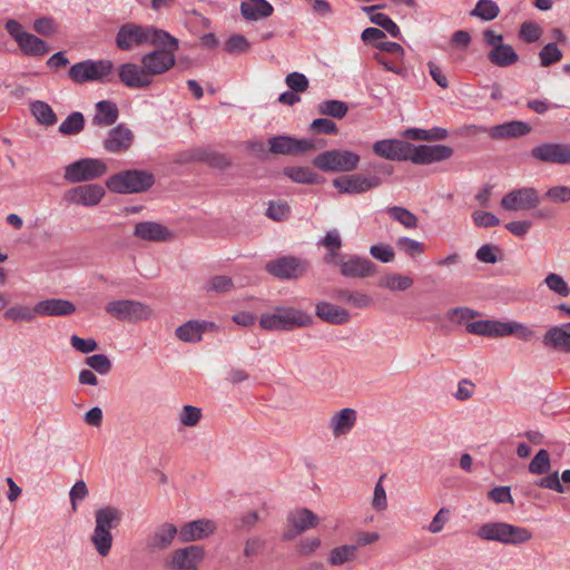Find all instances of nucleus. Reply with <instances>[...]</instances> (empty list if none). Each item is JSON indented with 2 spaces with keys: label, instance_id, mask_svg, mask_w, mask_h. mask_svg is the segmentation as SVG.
Listing matches in <instances>:
<instances>
[{
  "label": "nucleus",
  "instance_id": "1",
  "mask_svg": "<svg viewBox=\"0 0 570 570\" xmlns=\"http://www.w3.org/2000/svg\"><path fill=\"white\" fill-rule=\"evenodd\" d=\"M169 39H161L163 43H153L155 50L141 56L140 63L150 80L169 71L176 65V51L179 49V40L167 32Z\"/></svg>",
  "mask_w": 570,
  "mask_h": 570
},
{
  "label": "nucleus",
  "instance_id": "2",
  "mask_svg": "<svg viewBox=\"0 0 570 570\" xmlns=\"http://www.w3.org/2000/svg\"><path fill=\"white\" fill-rule=\"evenodd\" d=\"M161 39H169L167 31L154 26L137 24L134 22L124 23L117 31L116 45L122 51H130L135 47L163 43Z\"/></svg>",
  "mask_w": 570,
  "mask_h": 570
},
{
  "label": "nucleus",
  "instance_id": "3",
  "mask_svg": "<svg viewBox=\"0 0 570 570\" xmlns=\"http://www.w3.org/2000/svg\"><path fill=\"white\" fill-rule=\"evenodd\" d=\"M313 318L309 314L285 306H275L273 313L261 315L259 325L266 331H292L297 327L312 325Z\"/></svg>",
  "mask_w": 570,
  "mask_h": 570
},
{
  "label": "nucleus",
  "instance_id": "4",
  "mask_svg": "<svg viewBox=\"0 0 570 570\" xmlns=\"http://www.w3.org/2000/svg\"><path fill=\"white\" fill-rule=\"evenodd\" d=\"M114 71L111 60L87 59L72 65L68 71V77L75 83H85L90 81L109 82Z\"/></svg>",
  "mask_w": 570,
  "mask_h": 570
},
{
  "label": "nucleus",
  "instance_id": "5",
  "mask_svg": "<svg viewBox=\"0 0 570 570\" xmlns=\"http://www.w3.org/2000/svg\"><path fill=\"white\" fill-rule=\"evenodd\" d=\"M153 184V174L137 169L112 175L106 183L109 190L119 194L141 193L150 188Z\"/></svg>",
  "mask_w": 570,
  "mask_h": 570
},
{
  "label": "nucleus",
  "instance_id": "6",
  "mask_svg": "<svg viewBox=\"0 0 570 570\" xmlns=\"http://www.w3.org/2000/svg\"><path fill=\"white\" fill-rule=\"evenodd\" d=\"M361 157L347 149H331L318 154L313 164L323 171H353L358 167Z\"/></svg>",
  "mask_w": 570,
  "mask_h": 570
},
{
  "label": "nucleus",
  "instance_id": "7",
  "mask_svg": "<svg viewBox=\"0 0 570 570\" xmlns=\"http://www.w3.org/2000/svg\"><path fill=\"white\" fill-rule=\"evenodd\" d=\"M105 309L116 320L129 323L147 321L153 315V308L149 305L134 299L111 301Z\"/></svg>",
  "mask_w": 570,
  "mask_h": 570
},
{
  "label": "nucleus",
  "instance_id": "8",
  "mask_svg": "<svg viewBox=\"0 0 570 570\" xmlns=\"http://www.w3.org/2000/svg\"><path fill=\"white\" fill-rule=\"evenodd\" d=\"M107 165L98 158H81L65 167L63 178L69 184L89 181L104 176Z\"/></svg>",
  "mask_w": 570,
  "mask_h": 570
},
{
  "label": "nucleus",
  "instance_id": "9",
  "mask_svg": "<svg viewBox=\"0 0 570 570\" xmlns=\"http://www.w3.org/2000/svg\"><path fill=\"white\" fill-rule=\"evenodd\" d=\"M483 40L491 48L488 59L492 65L505 68L518 62L519 55L512 46L503 43L501 33L487 29L483 31Z\"/></svg>",
  "mask_w": 570,
  "mask_h": 570
},
{
  "label": "nucleus",
  "instance_id": "10",
  "mask_svg": "<svg viewBox=\"0 0 570 570\" xmlns=\"http://www.w3.org/2000/svg\"><path fill=\"white\" fill-rule=\"evenodd\" d=\"M308 268L309 263L296 256H281L265 265V271L278 279H297L305 275Z\"/></svg>",
  "mask_w": 570,
  "mask_h": 570
},
{
  "label": "nucleus",
  "instance_id": "11",
  "mask_svg": "<svg viewBox=\"0 0 570 570\" xmlns=\"http://www.w3.org/2000/svg\"><path fill=\"white\" fill-rule=\"evenodd\" d=\"M382 185V179L377 175L364 176L353 174L337 177L333 180V186L341 194H364Z\"/></svg>",
  "mask_w": 570,
  "mask_h": 570
},
{
  "label": "nucleus",
  "instance_id": "12",
  "mask_svg": "<svg viewBox=\"0 0 570 570\" xmlns=\"http://www.w3.org/2000/svg\"><path fill=\"white\" fill-rule=\"evenodd\" d=\"M539 204L540 196L533 187L513 189L501 199V207L509 212L534 209Z\"/></svg>",
  "mask_w": 570,
  "mask_h": 570
},
{
  "label": "nucleus",
  "instance_id": "13",
  "mask_svg": "<svg viewBox=\"0 0 570 570\" xmlns=\"http://www.w3.org/2000/svg\"><path fill=\"white\" fill-rule=\"evenodd\" d=\"M286 521L288 529L284 532L283 539L291 541L301 533L314 529L318 524L320 519L312 510L298 508L288 513Z\"/></svg>",
  "mask_w": 570,
  "mask_h": 570
},
{
  "label": "nucleus",
  "instance_id": "14",
  "mask_svg": "<svg viewBox=\"0 0 570 570\" xmlns=\"http://www.w3.org/2000/svg\"><path fill=\"white\" fill-rule=\"evenodd\" d=\"M453 149L445 145H420L411 144L409 160L415 165H430L450 159Z\"/></svg>",
  "mask_w": 570,
  "mask_h": 570
},
{
  "label": "nucleus",
  "instance_id": "15",
  "mask_svg": "<svg viewBox=\"0 0 570 570\" xmlns=\"http://www.w3.org/2000/svg\"><path fill=\"white\" fill-rule=\"evenodd\" d=\"M338 268L341 275L347 278H366L377 273V266L371 259L355 254L342 257Z\"/></svg>",
  "mask_w": 570,
  "mask_h": 570
},
{
  "label": "nucleus",
  "instance_id": "16",
  "mask_svg": "<svg viewBox=\"0 0 570 570\" xmlns=\"http://www.w3.org/2000/svg\"><path fill=\"white\" fill-rule=\"evenodd\" d=\"M268 145L269 151L275 155H302L316 148L311 139H297L286 135L271 137Z\"/></svg>",
  "mask_w": 570,
  "mask_h": 570
},
{
  "label": "nucleus",
  "instance_id": "17",
  "mask_svg": "<svg viewBox=\"0 0 570 570\" xmlns=\"http://www.w3.org/2000/svg\"><path fill=\"white\" fill-rule=\"evenodd\" d=\"M204 556L205 551L200 546H188L175 550L170 554L167 564L174 570H197Z\"/></svg>",
  "mask_w": 570,
  "mask_h": 570
},
{
  "label": "nucleus",
  "instance_id": "18",
  "mask_svg": "<svg viewBox=\"0 0 570 570\" xmlns=\"http://www.w3.org/2000/svg\"><path fill=\"white\" fill-rule=\"evenodd\" d=\"M531 156L542 163L570 164V145L544 142L532 148Z\"/></svg>",
  "mask_w": 570,
  "mask_h": 570
},
{
  "label": "nucleus",
  "instance_id": "19",
  "mask_svg": "<svg viewBox=\"0 0 570 570\" xmlns=\"http://www.w3.org/2000/svg\"><path fill=\"white\" fill-rule=\"evenodd\" d=\"M105 196V189L97 184L81 185L66 191L63 198L66 202L87 207L96 206Z\"/></svg>",
  "mask_w": 570,
  "mask_h": 570
},
{
  "label": "nucleus",
  "instance_id": "20",
  "mask_svg": "<svg viewBox=\"0 0 570 570\" xmlns=\"http://www.w3.org/2000/svg\"><path fill=\"white\" fill-rule=\"evenodd\" d=\"M118 77L126 87L131 89H146L153 83L142 63L126 62L120 65Z\"/></svg>",
  "mask_w": 570,
  "mask_h": 570
},
{
  "label": "nucleus",
  "instance_id": "21",
  "mask_svg": "<svg viewBox=\"0 0 570 570\" xmlns=\"http://www.w3.org/2000/svg\"><path fill=\"white\" fill-rule=\"evenodd\" d=\"M375 155L387 160L404 161L410 158L411 142L399 139H383L373 144Z\"/></svg>",
  "mask_w": 570,
  "mask_h": 570
},
{
  "label": "nucleus",
  "instance_id": "22",
  "mask_svg": "<svg viewBox=\"0 0 570 570\" xmlns=\"http://www.w3.org/2000/svg\"><path fill=\"white\" fill-rule=\"evenodd\" d=\"M478 130L489 134L493 139H511L528 135L531 131V126L521 120H512L491 128L480 126Z\"/></svg>",
  "mask_w": 570,
  "mask_h": 570
},
{
  "label": "nucleus",
  "instance_id": "23",
  "mask_svg": "<svg viewBox=\"0 0 570 570\" xmlns=\"http://www.w3.org/2000/svg\"><path fill=\"white\" fill-rule=\"evenodd\" d=\"M177 535L179 537L177 527L170 522H164L148 534L146 547L151 551L167 550Z\"/></svg>",
  "mask_w": 570,
  "mask_h": 570
},
{
  "label": "nucleus",
  "instance_id": "24",
  "mask_svg": "<svg viewBox=\"0 0 570 570\" xmlns=\"http://www.w3.org/2000/svg\"><path fill=\"white\" fill-rule=\"evenodd\" d=\"M132 142V131L124 124H120L108 132V136L102 141V145L107 151L117 154L128 150Z\"/></svg>",
  "mask_w": 570,
  "mask_h": 570
},
{
  "label": "nucleus",
  "instance_id": "25",
  "mask_svg": "<svg viewBox=\"0 0 570 570\" xmlns=\"http://www.w3.org/2000/svg\"><path fill=\"white\" fill-rule=\"evenodd\" d=\"M134 236L146 242H168L174 238L173 232L157 222L137 223Z\"/></svg>",
  "mask_w": 570,
  "mask_h": 570
},
{
  "label": "nucleus",
  "instance_id": "26",
  "mask_svg": "<svg viewBox=\"0 0 570 570\" xmlns=\"http://www.w3.org/2000/svg\"><path fill=\"white\" fill-rule=\"evenodd\" d=\"M215 531V523L207 519H198L185 523L179 530L181 542L198 541L207 538Z\"/></svg>",
  "mask_w": 570,
  "mask_h": 570
},
{
  "label": "nucleus",
  "instance_id": "27",
  "mask_svg": "<svg viewBox=\"0 0 570 570\" xmlns=\"http://www.w3.org/2000/svg\"><path fill=\"white\" fill-rule=\"evenodd\" d=\"M356 411L351 407H344L331 416L328 428L335 438H340L352 431L356 424Z\"/></svg>",
  "mask_w": 570,
  "mask_h": 570
},
{
  "label": "nucleus",
  "instance_id": "28",
  "mask_svg": "<svg viewBox=\"0 0 570 570\" xmlns=\"http://www.w3.org/2000/svg\"><path fill=\"white\" fill-rule=\"evenodd\" d=\"M39 316H67L76 312V305L62 298H47L36 304Z\"/></svg>",
  "mask_w": 570,
  "mask_h": 570
},
{
  "label": "nucleus",
  "instance_id": "29",
  "mask_svg": "<svg viewBox=\"0 0 570 570\" xmlns=\"http://www.w3.org/2000/svg\"><path fill=\"white\" fill-rule=\"evenodd\" d=\"M542 343L546 347L557 351L570 352V330L562 326H553L543 335Z\"/></svg>",
  "mask_w": 570,
  "mask_h": 570
},
{
  "label": "nucleus",
  "instance_id": "30",
  "mask_svg": "<svg viewBox=\"0 0 570 570\" xmlns=\"http://www.w3.org/2000/svg\"><path fill=\"white\" fill-rule=\"evenodd\" d=\"M274 8L267 0H244L240 3V13L247 21H257L273 14Z\"/></svg>",
  "mask_w": 570,
  "mask_h": 570
},
{
  "label": "nucleus",
  "instance_id": "31",
  "mask_svg": "<svg viewBox=\"0 0 570 570\" xmlns=\"http://www.w3.org/2000/svg\"><path fill=\"white\" fill-rule=\"evenodd\" d=\"M122 519L121 511L111 505L98 509L95 512V529L110 531L119 525Z\"/></svg>",
  "mask_w": 570,
  "mask_h": 570
},
{
  "label": "nucleus",
  "instance_id": "32",
  "mask_svg": "<svg viewBox=\"0 0 570 570\" xmlns=\"http://www.w3.org/2000/svg\"><path fill=\"white\" fill-rule=\"evenodd\" d=\"M315 313L321 320L335 325L345 324L350 320V313L345 308L327 302L317 303Z\"/></svg>",
  "mask_w": 570,
  "mask_h": 570
},
{
  "label": "nucleus",
  "instance_id": "33",
  "mask_svg": "<svg viewBox=\"0 0 570 570\" xmlns=\"http://www.w3.org/2000/svg\"><path fill=\"white\" fill-rule=\"evenodd\" d=\"M119 116L117 105L111 100H101L96 104V112L92 117V125L108 127L114 125Z\"/></svg>",
  "mask_w": 570,
  "mask_h": 570
},
{
  "label": "nucleus",
  "instance_id": "34",
  "mask_svg": "<svg viewBox=\"0 0 570 570\" xmlns=\"http://www.w3.org/2000/svg\"><path fill=\"white\" fill-rule=\"evenodd\" d=\"M466 331L474 335L503 337L504 322L492 320L471 322L466 324Z\"/></svg>",
  "mask_w": 570,
  "mask_h": 570
},
{
  "label": "nucleus",
  "instance_id": "35",
  "mask_svg": "<svg viewBox=\"0 0 570 570\" xmlns=\"http://www.w3.org/2000/svg\"><path fill=\"white\" fill-rule=\"evenodd\" d=\"M17 45L22 53L29 57H40L50 51V47L45 40L29 32Z\"/></svg>",
  "mask_w": 570,
  "mask_h": 570
},
{
  "label": "nucleus",
  "instance_id": "36",
  "mask_svg": "<svg viewBox=\"0 0 570 570\" xmlns=\"http://www.w3.org/2000/svg\"><path fill=\"white\" fill-rule=\"evenodd\" d=\"M206 322L188 321L176 328V336L187 343H197L203 338Z\"/></svg>",
  "mask_w": 570,
  "mask_h": 570
},
{
  "label": "nucleus",
  "instance_id": "37",
  "mask_svg": "<svg viewBox=\"0 0 570 570\" xmlns=\"http://www.w3.org/2000/svg\"><path fill=\"white\" fill-rule=\"evenodd\" d=\"M383 8V6H367L362 7V10L370 14V21L386 32H389L392 37L397 38L400 37V28L399 26L385 13H373L374 10Z\"/></svg>",
  "mask_w": 570,
  "mask_h": 570
},
{
  "label": "nucleus",
  "instance_id": "38",
  "mask_svg": "<svg viewBox=\"0 0 570 570\" xmlns=\"http://www.w3.org/2000/svg\"><path fill=\"white\" fill-rule=\"evenodd\" d=\"M284 175L292 181L297 184L316 185L322 181V177L314 173L308 167L292 166L285 167L283 170Z\"/></svg>",
  "mask_w": 570,
  "mask_h": 570
},
{
  "label": "nucleus",
  "instance_id": "39",
  "mask_svg": "<svg viewBox=\"0 0 570 570\" xmlns=\"http://www.w3.org/2000/svg\"><path fill=\"white\" fill-rule=\"evenodd\" d=\"M505 523L503 521H493L483 523L476 532V535L484 541H494L504 544Z\"/></svg>",
  "mask_w": 570,
  "mask_h": 570
},
{
  "label": "nucleus",
  "instance_id": "40",
  "mask_svg": "<svg viewBox=\"0 0 570 570\" xmlns=\"http://www.w3.org/2000/svg\"><path fill=\"white\" fill-rule=\"evenodd\" d=\"M504 544L507 546H521L529 542L533 534L531 530L525 527L505 523Z\"/></svg>",
  "mask_w": 570,
  "mask_h": 570
},
{
  "label": "nucleus",
  "instance_id": "41",
  "mask_svg": "<svg viewBox=\"0 0 570 570\" xmlns=\"http://www.w3.org/2000/svg\"><path fill=\"white\" fill-rule=\"evenodd\" d=\"M30 111L41 125L53 126L57 122V116L53 109L45 101L36 100L31 102Z\"/></svg>",
  "mask_w": 570,
  "mask_h": 570
},
{
  "label": "nucleus",
  "instance_id": "42",
  "mask_svg": "<svg viewBox=\"0 0 570 570\" xmlns=\"http://www.w3.org/2000/svg\"><path fill=\"white\" fill-rule=\"evenodd\" d=\"M36 316H38L36 305L33 307L28 305H13L7 308L3 313V317L13 323L32 322Z\"/></svg>",
  "mask_w": 570,
  "mask_h": 570
},
{
  "label": "nucleus",
  "instance_id": "43",
  "mask_svg": "<svg viewBox=\"0 0 570 570\" xmlns=\"http://www.w3.org/2000/svg\"><path fill=\"white\" fill-rule=\"evenodd\" d=\"M112 541L114 537L110 531H100L94 529V532L90 535V542L94 546L96 552L104 558L110 553Z\"/></svg>",
  "mask_w": 570,
  "mask_h": 570
},
{
  "label": "nucleus",
  "instance_id": "44",
  "mask_svg": "<svg viewBox=\"0 0 570 570\" xmlns=\"http://www.w3.org/2000/svg\"><path fill=\"white\" fill-rule=\"evenodd\" d=\"M85 128V117L79 111H73L60 124L58 130L65 136H75Z\"/></svg>",
  "mask_w": 570,
  "mask_h": 570
},
{
  "label": "nucleus",
  "instance_id": "45",
  "mask_svg": "<svg viewBox=\"0 0 570 570\" xmlns=\"http://www.w3.org/2000/svg\"><path fill=\"white\" fill-rule=\"evenodd\" d=\"M413 284V279L410 276L390 273L384 275L380 282L379 286L387 288L390 291H406Z\"/></svg>",
  "mask_w": 570,
  "mask_h": 570
},
{
  "label": "nucleus",
  "instance_id": "46",
  "mask_svg": "<svg viewBox=\"0 0 570 570\" xmlns=\"http://www.w3.org/2000/svg\"><path fill=\"white\" fill-rule=\"evenodd\" d=\"M335 297L338 301L351 304L352 306L357 308H366L372 304V298L362 292L338 289L336 291Z\"/></svg>",
  "mask_w": 570,
  "mask_h": 570
},
{
  "label": "nucleus",
  "instance_id": "47",
  "mask_svg": "<svg viewBox=\"0 0 570 570\" xmlns=\"http://www.w3.org/2000/svg\"><path fill=\"white\" fill-rule=\"evenodd\" d=\"M385 212L393 220L400 223L405 228L412 229L417 227V217L405 207L392 206L387 207Z\"/></svg>",
  "mask_w": 570,
  "mask_h": 570
},
{
  "label": "nucleus",
  "instance_id": "48",
  "mask_svg": "<svg viewBox=\"0 0 570 570\" xmlns=\"http://www.w3.org/2000/svg\"><path fill=\"white\" fill-rule=\"evenodd\" d=\"M357 546L343 544L331 550L328 563L331 566H342L345 562L355 559Z\"/></svg>",
  "mask_w": 570,
  "mask_h": 570
},
{
  "label": "nucleus",
  "instance_id": "49",
  "mask_svg": "<svg viewBox=\"0 0 570 570\" xmlns=\"http://www.w3.org/2000/svg\"><path fill=\"white\" fill-rule=\"evenodd\" d=\"M500 13L499 6L492 0H479L471 11V16L478 17L484 21L495 19Z\"/></svg>",
  "mask_w": 570,
  "mask_h": 570
},
{
  "label": "nucleus",
  "instance_id": "50",
  "mask_svg": "<svg viewBox=\"0 0 570 570\" xmlns=\"http://www.w3.org/2000/svg\"><path fill=\"white\" fill-rule=\"evenodd\" d=\"M551 469L550 454L547 450H539L528 465V470L532 474H546Z\"/></svg>",
  "mask_w": 570,
  "mask_h": 570
},
{
  "label": "nucleus",
  "instance_id": "51",
  "mask_svg": "<svg viewBox=\"0 0 570 570\" xmlns=\"http://www.w3.org/2000/svg\"><path fill=\"white\" fill-rule=\"evenodd\" d=\"M347 104L341 100H324L318 105L320 114L340 119L347 114Z\"/></svg>",
  "mask_w": 570,
  "mask_h": 570
},
{
  "label": "nucleus",
  "instance_id": "52",
  "mask_svg": "<svg viewBox=\"0 0 570 570\" xmlns=\"http://www.w3.org/2000/svg\"><path fill=\"white\" fill-rule=\"evenodd\" d=\"M479 313L469 307H454L446 312L445 317L449 322L455 325H461L463 323H469L470 320L475 318Z\"/></svg>",
  "mask_w": 570,
  "mask_h": 570
},
{
  "label": "nucleus",
  "instance_id": "53",
  "mask_svg": "<svg viewBox=\"0 0 570 570\" xmlns=\"http://www.w3.org/2000/svg\"><path fill=\"white\" fill-rule=\"evenodd\" d=\"M512 334L525 342L531 341L535 336V332L522 323L504 322L503 336Z\"/></svg>",
  "mask_w": 570,
  "mask_h": 570
},
{
  "label": "nucleus",
  "instance_id": "54",
  "mask_svg": "<svg viewBox=\"0 0 570 570\" xmlns=\"http://www.w3.org/2000/svg\"><path fill=\"white\" fill-rule=\"evenodd\" d=\"M395 245L399 250L403 252L412 258L421 255L425 249L423 243L409 237L397 238Z\"/></svg>",
  "mask_w": 570,
  "mask_h": 570
},
{
  "label": "nucleus",
  "instance_id": "55",
  "mask_svg": "<svg viewBox=\"0 0 570 570\" xmlns=\"http://www.w3.org/2000/svg\"><path fill=\"white\" fill-rule=\"evenodd\" d=\"M542 67L551 66L562 59V52L554 42L546 45L539 52Z\"/></svg>",
  "mask_w": 570,
  "mask_h": 570
},
{
  "label": "nucleus",
  "instance_id": "56",
  "mask_svg": "<svg viewBox=\"0 0 570 570\" xmlns=\"http://www.w3.org/2000/svg\"><path fill=\"white\" fill-rule=\"evenodd\" d=\"M178 419L184 426H196L202 419V410L194 405H184Z\"/></svg>",
  "mask_w": 570,
  "mask_h": 570
},
{
  "label": "nucleus",
  "instance_id": "57",
  "mask_svg": "<svg viewBox=\"0 0 570 570\" xmlns=\"http://www.w3.org/2000/svg\"><path fill=\"white\" fill-rule=\"evenodd\" d=\"M544 283L550 291L554 292L556 294L562 297H567L570 295V287L568 286L566 281L556 273L548 274V276L544 278Z\"/></svg>",
  "mask_w": 570,
  "mask_h": 570
},
{
  "label": "nucleus",
  "instance_id": "58",
  "mask_svg": "<svg viewBox=\"0 0 570 570\" xmlns=\"http://www.w3.org/2000/svg\"><path fill=\"white\" fill-rule=\"evenodd\" d=\"M86 364L101 375H106L111 370V362L105 354H95L86 358Z\"/></svg>",
  "mask_w": 570,
  "mask_h": 570
},
{
  "label": "nucleus",
  "instance_id": "59",
  "mask_svg": "<svg viewBox=\"0 0 570 570\" xmlns=\"http://www.w3.org/2000/svg\"><path fill=\"white\" fill-rule=\"evenodd\" d=\"M234 288V283L230 277L225 275L213 276L207 285L206 291H213L216 293H228Z\"/></svg>",
  "mask_w": 570,
  "mask_h": 570
},
{
  "label": "nucleus",
  "instance_id": "60",
  "mask_svg": "<svg viewBox=\"0 0 570 570\" xmlns=\"http://www.w3.org/2000/svg\"><path fill=\"white\" fill-rule=\"evenodd\" d=\"M542 36V29L533 21H524L519 31V37L529 43L535 42Z\"/></svg>",
  "mask_w": 570,
  "mask_h": 570
},
{
  "label": "nucleus",
  "instance_id": "61",
  "mask_svg": "<svg viewBox=\"0 0 570 570\" xmlns=\"http://www.w3.org/2000/svg\"><path fill=\"white\" fill-rule=\"evenodd\" d=\"M535 485L539 487V488H542V489H549V490H553L558 493H564L566 492V488L564 485L561 483L560 481V476H559V473L556 471V472H552L541 479H539L537 482H535Z\"/></svg>",
  "mask_w": 570,
  "mask_h": 570
},
{
  "label": "nucleus",
  "instance_id": "62",
  "mask_svg": "<svg viewBox=\"0 0 570 570\" xmlns=\"http://www.w3.org/2000/svg\"><path fill=\"white\" fill-rule=\"evenodd\" d=\"M249 49L248 40L242 35H233L225 42V50L228 53H243Z\"/></svg>",
  "mask_w": 570,
  "mask_h": 570
},
{
  "label": "nucleus",
  "instance_id": "63",
  "mask_svg": "<svg viewBox=\"0 0 570 570\" xmlns=\"http://www.w3.org/2000/svg\"><path fill=\"white\" fill-rule=\"evenodd\" d=\"M500 252V247L491 244H484L476 250L475 257L482 263L495 264L499 261L498 254Z\"/></svg>",
  "mask_w": 570,
  "mask_h": 570
},
{
  "label": "nucleus",
  "instance_id": "64",
  "mask_svg": "<svg viewBox=\"0 0 570 570\" xmlns=\"http://www.w3.org/2000/svg\"><path fill=\"white\" fill-rule=\"evenodd\" d=\"M544 197L556 204L568 203L570 202V187L553 186L546 191Z\"/></svg>",
  "mask_w": 570,
  "mask_h": 570
}]
</instances>
